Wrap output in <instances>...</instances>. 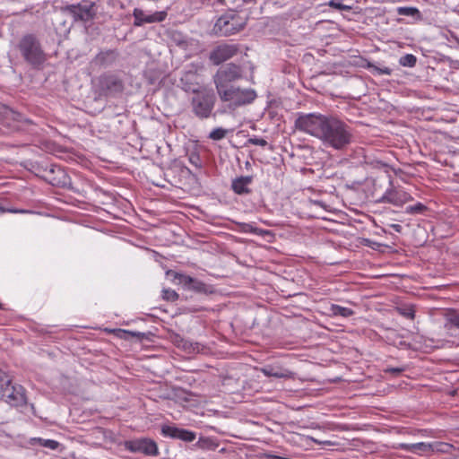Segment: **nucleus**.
<instances>
[{
	"label": "nucleus",
	"mask_w": 459,
	"mask_h": 459,
	"mask_svg": "<svg viewBox=\"0 0 459 459\" xmlns=\"http://www.w3.org/2000/svg\"><path fill=\"white\" fill-rule=\"evenodd\" d=\"M400 227H401L400 225H396V226H395V230H396V231H399V228H400Z\"/></svg>",
	"instance_id": "obj_50"
},
{
	"label": "nucleus",
	"mask_w": 459,
	"mask_h": 459,
	"mask_svg": "<svg viewBox=\"0 0 459 459\" xmlns=\"http://www.w3.org/2000/svg\"><path fill=\"white\" fill-rule=\"evenodd\" d=\"M61 10L63 13L71 15L74 22H87L93 20L96 15L95 4L89 1L67 4L63 6Z\"/></svg>",
	"instance_id": "obj_8"
},
{
	"label": "nucleus",
	"mask_w": 459,
	"mask_h": 459,
	"mask_svg": "<svg viewBox=\"0 0 459 459\" xmlns=\"http://www.w3.org/2000/svg\"><path fill=\"white\" fill-rule=\"evenodd\" d=\"M220 4H222L224 0H217Z\"/></svg>",
	"instance_id": "obj_51"
},
{
	"label": "nucleus",
	"mask_w": 459,
	"mask_h": 459,
	"mask_svg": "<svg viewBox=\"0 0 459 459\" xmlns=\"http://www.w3.org/2000/svg\"><path fill=\"white\" fill-rule=\"evenodd\" d=\"M117 331L118 333H120L126 334V335H129L131 337H134V338H136L139 341H142V340H144V339H148V335L150 334V333H142V332L122 330V329H117Z\"/></svg>",
	"instance_id": "obj_29"
},
{
	"label": "nucleus",
	"mask_w": 459,
	"mask_h": 459,
	"mask_svg": "<svg viewBox=\"0 0 459 459\" xmlns=\"http://www.w3.org/2000/svg\"><path fill=\"white\" fill-rule=\"evenodd\" d=\"M404 368H387L385 371L386 373H391L394 376H399L404 371Z\"/></svg>",
	"instance_id": "obj_39"
},
{
	"label": "nucleus",
	"mask_w": 459,
	"mask_h": 459,
	"mask_svg": "<svg viewBox=\"0 0 459 459\" xmlns=\"http://www.w3.org/2000/svg\"><path fill=\"white\" fill-rule=\"evenodd\" d=\"M428 210V207L421 204L417 203L414 205H409L405 209V212L408 214H422Z\"/></svg>",
	"instance_id": "obj_28"
},
{
	"label": "nucleus",
	"mask_w": 459,
	"mask_h": 459,
	"mask_svg": "<svg viewBox=\"0 0 459 459\" xmlns=\"http://www.w3.org/2000/svg\"><path fill=\"white\" fill-rule=\"evenodd\" d=\"M118 57V52L116 49H108L100 51L93 59V62L100 66L108 67L112 65Z\"/></svg>",
	"instance_id": "obj_18"
},
{
	"label": "nucleus",
	"mask_w": 459,
	"mask_h": 459,
	"mask_svg": "<svg viewBox=\"0 0 459 459\" xmlns=\"http://www.w3.org/2000/svg\"><path fill=\"white\" fill-rule=\"evenodd\" d=\"M161 434L165 437L180 439L185 442H192L196 437V434L193 431L169 425H164L161 427Z\"/></svg>",
	"instance_id": "obj_14"
},
{
	"label": "nucleus",
	"mask_w": 459,
	"mask_h": 459,
	"mask_svg": "<svg viewBox=\"0 0 459 459\" xmlns=\"http://www.w3.org/2000/svg\"><path fill=\"white\" fill-rule=\"evenodd\" d=\"M330 312L333 316L350 317L354 314V311L349 307H344L336 304H333L330 307Z\"/></svg>",
	"instance_id": "obj_24"
},
{
	"label": "nucleus",
	"mask_w": 459,
	"mask_h": 459,
	"mask_svg": "<svg viewBox=\"0 0 459 459\" xmlns=\"http://www.w3.org/2000/svg\"><path fill=\"white\" fill-rule=\"evenodd\" d=\"M276 147H277V149H279V150H282V149H283V145H281V144L276 145Z\"/></svg>",
	"instance_id": "obj_45"
},
{
	"label": "nucleus",
	"mask_w": 459,
	"mask_h": 459,
	"mask_svg": "<svg viewBox=\"0 0 459 459\" xmlns=\"http://www.w3.org/2000/svg\"><path fill=\"white\" fill-rule=\"evenodd\" d=\"M24 60L34 67L41 65L46 60V55L40 42L33 34L24 35L17 45Z\"/></svg>",
	"instance_id": "obj_2"
},
{
	"label": "nucleus",
	"mask_w": 459,
	"mask_h": 459,
	"mask_svg": "<svg viewBox=\"0 0 459 459\" xmlns=\"http://www.w3.org/2000/svg\"><path fill=\"white\" fill-rule=\"evenodd\" d=\"M356 152L358 155L362 156V160H360V162L370 164L377 168H386L389 166L388 163L391 160L389 158H383L381 153H379L378 156L371 157L365 153L362 147L357 148Z\"/></svg>",
	"instance_id": "obj_17"
},
{
	"label": "nucleus",
	"mask_w": 459,
	"mask_h": 459,
	"mask_svg": "<svg viewBox=\"0 0 459 459\" xmlns=\"http://www.w3.org/2000/svg\"><path fill=\"white\" fill-rule=\"evenodd\" d=\"M402 450L411 452L417 455H423L434 451V445L430 443L420 442L414 444L402 443L398 445Z\"/></svg>",
	"instance_id": "obj_19"
},
{
	"label": "nucleus",
	"mask_w": 459,
	"mask_h": 459,
	"mask_svg": "<svg viewBox=\"0 0 459 459\" xmlns=\"http://www.w3.org/2000/svg\"><path fill=\"white\" fill-rule=\"evenodd\" d=\"M400 227H401L400 225H396V226H395V230H396V231H399V228H400Z\"/></svg>",
	"instance_id": "obj_49"
},
{
	"label": "nucleus",
	"mask_w": 459,
	"mask_h": 459,
	"mask_svg": "<svg viewBox=\"0 0 459 459\" xmlns=\"http://www.w3.org/2000/svg\"><path fill=\"white\" fill-rule=\"evenodd\" d=\"M416 64L417 57L412 54H406L399 59V65L404 67H414Z\"/></svg>",
	"instance_id": "obj_27"
},
{
	"label": "nucleus",
	"mask_w": 459,
	"mask_h": 459,
	"mask_svg": "<svg viewBox=\"0 0 459 459\" xmlns=\"http://www.w3.org/2000/svg\"><path fill=\"white\" fill-rule=\"evenodd\" d=\"M133 15L134 18V26L139 27L143 25L144 23H150V21H148L150 19V14H146L145 12L142 9L135 8L134 10Z\"/></svg>",
	"instance_id": "obj_23"
},
{
	"label": "nucleus",
	"mask_w": 459,
	"mask_h": 459,
	"mask_svg": "<svg viewBox=\"0 0 459 459\" xmlns=\"http://www.w3.org/2000/svg\"><path fill=\"white\" fill-rule=\"evenodd\" d=\"M396 13L399 15L411 16L414 18L416 21H420L422 19L421 13L417 7L399 6L396 8Z\"/></svg>",
	"instance_id": "obj_21"
},
{
	"label": "nucleus",
	"mask_w": 459,
	"mask_h": 459,
	"mask_svg": "<svg viewBox=\"0 0 459 459\" xmlns=\"http://www.w3.org/2000/svg\"><path fill=\"white\" fill-rule=\"evenodd\" d=\"M242 77V69L233 63L221 66L213 77L218 94L229 89L232 82Z\"/></svg>",
	"instance_id": "obj_6"
},
{
	"label": "nucleus",
	"mask_w": 459,
	"mask_h": 459,
	"mask_svg": "<svg viewBox=\"0 0 459 459\" xmlns=\"http://www.w3.org/2000/svg\"><path fill=\"white\" fill-rule=\"evenodd\" d=\"M22 118L20 113L15 112L6 105L0 103V130L3 133L14 129L15 123L19 122Z\"/></svg>",
	"instance_id": "obj_13"
},
{
	"label": "nucleus",
	"mask_w": 459,
	"mask_h": 459,
	"mask_svg": "<svg viewBox=\"0 0 459 459\" xmlns=\"http://www.w3.org/2000/svg\"><path fill=\"white\" fill-rule=\"evenodd\" d=\"M295 128L325 143H350L354 141L351 128L333 116L320 113H299Z\"/></svg>",
	"instance_id": "obj_1"
},
{
	"label": "nucleus",
	"mask_w": 459,
	"mask_h": 459,
	"mask_svg": "<svg viewBox=\"0 0 459 459\" xmlns=\"http://www.w3.org/2000/svg\"><path fill=\"white\" fill-rule=\"evenodd\" d=\"M412 196L401 188L391 187L387 189L385 194L378 200L379 203L391 204L395 206H403L409 201H411Z\"/></svg>",
	"instance_id": "obj_12"
},
{
	"label": "nucleus",
	"mask_w": 459,
	"mask_h": 459,
	"mask_svg": "<svg viewBox=\"0 0 459 459\" xmlns=\"http://www.w3.org/2000/svg\"><path fill=\"white\" fill-rule=\"evenodd\" d=\"M328 5L340 11H351V6L342 4V0H330Z\"/></svg>",
	"instance_id": "obj_31"
},
{
	"label": "nucleus",
	"mask_w": 459,
	"mask_h": 459,
	"mask_svg": "<svg viewBox=\"0 0 459 459\" xmlns=\"http://www.w3.org/2000/svg\"><path fill=\"white\" fill-rule=\"evenodd\" d=\"M265 377L292 379L294 378V373L288 368H283L278 363L268 364L259 369Z\"/></svg>",
	"instance_id": "obj_15"
},
{
	"label": "nucleus",
	"mask_w": 459,
	"mask_h": 459,
	"mask_svg": "<svg viewBox=\"0 0 459 459\" xmlns=\"http://www.w3.org/2000/svg\"><path fill=\"white\" fill-rule=\"evenodd\" d=\"M162 298L168 301H175L178 299V293L170 289L163 290Z\"/></svg>",
	"instance_id": "obj_36"
},
{
	"label": "nucleus",
	"mask_w": 459,
	"mask_h": 459,
	"mask_svg": "<svg viewBox=\"0 0 459 459\" xmlns=\"http://www.w3.org/2000/svg\"><path fill=\"white\" fill-rule=\"evenodd\" d=\"M195 446L207 450H215L218 447V444L210 437H200Z\"/></svg>",
	"instance_id": "obj_26"
},
{
	"label": "nucleus",
	"mask_w": 459,
	"mask_h": 459,
	"mask_svg": "<svg viewBox=\"0 0 459 459\" xmlns=\"http://www.w3.org/2000/svg\"><path fill=\"white\" fill-rule=\"evenodd\" d=\"M446 328H459V310L450 309L445 315Z\"/></svg>",
	"instance_id": "obj_22"
},
{
	"label": "nucleus",
	"mask_w": 459,
	"mask_h": 459,
	"mask_svg": "<svg viewBox=\"0 0 459 459\" xmlns=\"http://www.w3.org/2000/svg\"><path fill=\"white\" fill-rule=\"evenodd\" d=\"M229 131L221 127L215 128L209 134V138L213 141H219L225 137Z\"/></svg>",
	"instance_id": "obj_30"
},
{
	"label": "nucleus",
	"mask_w": 459,
	"mask_h": 459,
	"mask_svg": "<svg viewBox=\"0 0 459 459\" xmlns=\"http://www.w3.org/2000/svg\"><path fill=\"white\" fill-rule=\"evenodd\" d=\"M195 93L192 98L191 105L194 114L199 118H207L210 117L214 104L215 95L212 91H194Z\"/></svg>",
	"instance_id": "obj_5"
},
{
	"label": "nucleus",
	"mask_w": 459,
	"mask_h": 459,
	"mask_svg": "<svg viewBox=\"0 0 459 459\" xmlns=\"http://www.w3.org/2000/svg\"><path fill=\"white\" fill-rule=\"evenodd\" d=\"M307 145H301V144H299V145H296V148L298 150H302L303 148L307 147Z\"/></svg>",
	"instance_id": "obj_44"
},
{
	"label": "nucleus",
	"mask_w": 459,
	"mask_h": 459,
	"mask_svg": "<svg viewBox=\"0 0 459 459\" xmlns=\"http://www.w3.org/2000/svg\"><path fill=\"white\" fill-rule=\"evenodd\" d=\"M39 443L40 446L49 448L51 450H56L59 446V443L53 439L39 438Z\"/></svg>",
	"instance_id": "obj_34"
},
{
	"label": "nucleus",
	"mask_w": 459,
	"mask_h": 459,
	"mask_svg": "<svg viewBox=\"0 0 459 459\" xmlns=\"http://www.w3.org/2000/svg\"><path fill=\"white\" fill-rule=\"evenodd\" d=\"M269 459H286V457L276 455H267Z\"/></svg>",
	"instance_id": "obj_41"
},
{
	"label": "nucleus",
	"mask_w": 459,
	"mask_h": 459,
	"mask_svg": "<svg viewBox=\"0 0 459 459\" xmlns=\"http://www.w3.org/2000/svg\"><path fill=\"white\" fill-rule=\"evenodd\" d=\"M246 20L238 13H229L221 15L213 26V32L221 37L234 35L244 29Z\"/></svg>",
	"instance_id": "obj_3"
},
{
	"label": "nucleus",
	"mask_w": 459,
	"mask_h": 459,
	"mask_svg": "<svg viewBox=\"0 0 459 459\" xmlns=\"http://www.w3.org/2000/svg\"><path fill=\"white\" fill-rule=\"evenodd\" d=\"M239 227H240V230L245 233L252 232V233L261 235V236L271 234V232L269 230L257 229L250 223H240Z\"/></svg>",
	"instance_id": "obj_25"
},
{
	"label": "nucleus",
	"mask_w": 459,
	"mask_h": 459,
	"mask_svg": "<svg viewBox=\"0 0 459 459\" xmlns=\"http://www.w3.org/2000/svg\"><path fill=\"white\" fill-rule=\"evenodd\" d=\"M45 146L47 147V150H51L49 147H52L53 145L46 144Z\"/></svg>",
	"instance_id": "obj_47"
},
{
	"label": "nucleus",
	"mask_w": 459,
	"mask_h": 459,
	"mask_svg": "<svg viewBox=\"0 0 459 459\" xmlns=\"http://www.w3.org/2000/svg\"><path fill=\"white\" fill-rule=\"evenodd\" d=\"M375 71L379 75H382V74L390 75L392 74V69L389 67H385V66L382 67V68L375 67Z\"/></svg>",
	"instance_id": "obj_38"
},
{
	"label": "nucleus",
	"mask_w": 459,
	"mask_h": 459,
	"mask_svg": "<svg viewBox=\"0 0 459 459\" xmlns=\"http://www.w3.org/2000/svg\"><path fill=\"white\" fill-rule=\"evenodd\" d=\"M239 51L240 48L238 44H220L210 52L209 59L213 65H219L237 56Z\"/></svg>",
	"instance_id": "obj_9"
},
{
	"label": "nucleus",
	"mask_w": 459,
	"mask_h": 459,
	"mask_svg": "<svg viewBox=\"0 0 459 459\" xmlns=\"http://www.w3.org/2000/svg\"><path fill=\"white\" fill-rule=\"evenodd\" d=\"M189 161L197 169H201L203 167V160L198 152H192L189 154Z\"/></svg>",
	"instance_id": "obj_33"
},
{
	"label": "nucleus",
	"mask_w": 459,
	"mask_h": 459,
	"mask_svg": "<svg viewBox=\"0 0 459 459\" xmlns=\"http://www.w3.org/2000/svg\"><path fill=\"white\" fill-rule=\"evenodd\" d=\"M222 101L230 103L231 107L237 108L252 103L256 98V92L252 89H240L230 86L229 89L219 93Z\"/></svg>",
	"instance_id": "obj_7"
},
{
	"label": "nucleus",
	"mask_w": 459,
	"mask_h": 459,
	"mask_svg": "<svg viewBox=\"0 0 459 459\" xmlns=\"http://www.w3.org/2000/svg\"><path fill=\"white\" fill-rule=\"evenodd\" d=\"M252 143V144H255V143H267L266 141H264V139H254V138H249L247 140V143Z\"/></svg>",
	"instance_id": "obj_40"
},
{
	"label": "nucleus",
	"mask_w": 459,
	"mask_h": 459,
	"mask_svg": "<svg viewBox=\"0 0 459 459\" xmlns=\"http://www.w3.org/2000/svg\"><path fill=\"white\" fill-rule=\"evenodd\" d=\"M333 146L335 147L336 149H341L343 145L336 144V145H333Z\"/></svg>",
	"instance_id": "obj_46"
},
{
	"label": "nucleus",
	"mask_w": 459,
	"mask_h": 459,
	"mask_svg": "<svg viewBox=\"0 0 459 459\" xmlns=\"http://www.w3.org/2000/svg\"><path fill=\"white\" fill-rule=\"evenodd\" d=\"M125 446L130 452L142 453L149 456H155L159 454L156 442L150 438L126 441Z\"/></svg>",
	"instance_id": "obj_11"
},
{
	"label": "nucleus",
	"mask_w": 459,
	"mask_h": 459,
	"mask_svg": "<svg viewBox=\"0 0 459 459\" xmlns=\"http://www.w3.org/2000/svg\"><path fill=\"white\" fill-rule=\"evenodd\" d=\"M97 88L100 96L117 97L124 91L125 83L117 74L104 73L97 79Z\"/></svg>",
	"instance_id": "obj_4"
},
{
	"label": "nucleus",
	"mask_w": 459,
	"mask_h": 459,
	"mask_svg": "<svg viewBox=\"0 0 459 459\" xmlns=\"http://www.w3.org/2000/svg\"><path fill=\"white\" fill-rule=\"evenodd\" d=\"M4 402L12 406H20L26 403L25 389L22 385L6 384L1 390Z\"/></svg>",
	"instance_id": "obj_10"
},
{
	"label": "nucleus",
	"mask_w": 459,
	"mask_h": 459,
	"mask_svg": "<svg viewBox=\"0 0 459 459\" xmlns=\"http://www.w3.org/2000/svg\"><path fill=\"white\" fill-rule=\"evenodd\" d=\"M251 176L240 177L232 181V189L236 194L243 195L250 193L248 185L251 184Z\"/></svg>",
	"instance_id": "obj_20"
},
{
	"label": "nucleus",
	"mask_w": 459,
	"mask_h": 459,
	"mask_svg": "<svg viewBox=\"0 0 459 459\" xmlns=\"http://www.w3.org/2000/svg\"><path fill=\"white\" fill-rule=\"evenodd\" d=\"M178 279L180 283L189 290H194L197 293H206L207 292V286L203 281L192 278L188 275H183L179 274Z\"/></svg>",
	"instance_id": "obj_16"
},
{
	"label": "nucleus",
	"mask_w": 459,
	"mask_h": 459,
	"mask_svg": "<svg viewBox=\"0 0 459 459\" xmlns=\"http://www.w3.org/2000/svg\"><path fill=\"white\" fill-rule=\"evenodd\" d=\"M400 227H401L400 225H396V226H395V230H396V231H399V228H400Z\"/></svg>",
	"instance_id": "obj_48"
},
{
	"label": "nucleus",
	"mask_w": 459,
	"mask_h": 459,
	"mask_svg": "<svg viewBox=\"0 0 459 459\" xmlns=\"http://www.w3.org/2000/svg\"><path fill=\"white\" fill-rule=\"evenodd\" d=\"M11 384V379L5 374V372L0 369V390L6 385Z\"/></svg>",
	"instance_id": "obj_37"
},
{
	"label": "nucleus",
	"mask_w": 459,
	"mask_h": 459,
	"mask_svg": "<svg viewBox=\"0 0 459 459\" xmlns=\"http://www.w3.org/2000/svg\"><path fill=\"white\" fill-rule=\"evenodd\" d=\"M167 12L166 11H160V12H155L152 14H150V23L154 22H161L167 18Z\"/></svg>",
	"instance_id": "obj_32"
},
{
	"label": "nucleus",
	"mask_w": 459,
	"mask_h": 459,
	"mask_svg": "<svg viewBox=\"0 0 459 459\" xmlns=\"http://www.w3.org/2000/svg\"><path fill=\"white\" fill-rule=\"evenodd\" d=\"M398 312L400 315L409 319H413L415 316V310L411 307H398Z\"/></svg>",
	"instance_id": "obj_35"
},
{
	"label": "nucleus",
	"mask_w": 459,
	"mask_h": 459,
	"mask_svg": "<svg viewBox=\"0 0 459 459\" xmlns=\"http://www.w3.org/2000/svg\"><path fill=\"white\" fill-rule=\"evenodd\" d=\"M246 4H256L259 0H242Z\"/></svg>",
	"instance_id": "obj_43"
},
{
	"label": "nucleus",
	"mask_w": 459,
	"mask_h": 459,
	"mask_svg": "<svg viewBox=\"0 0 459 459\" xmlns=\"http://www.w3.org/2000/svg\"><path fill=\"white\" fill-rule=\"evenodd\" d=\"M263 147V149L264 151H273V147L274 145H271V144H268V145H261Z\"/></svg>",
	"instance_id": "obj_42"
}]
</instances>
